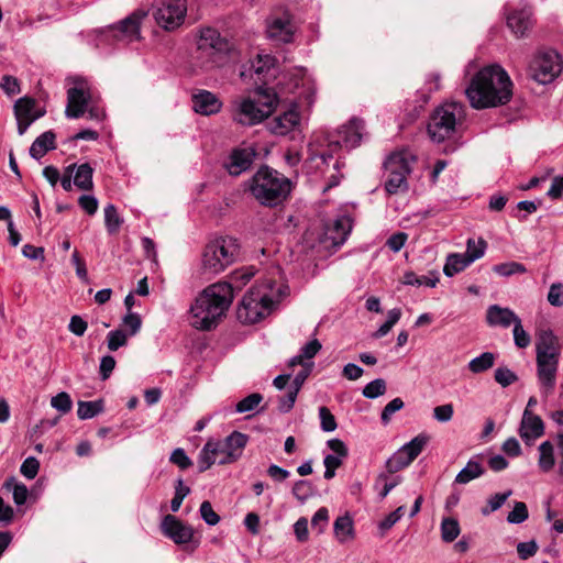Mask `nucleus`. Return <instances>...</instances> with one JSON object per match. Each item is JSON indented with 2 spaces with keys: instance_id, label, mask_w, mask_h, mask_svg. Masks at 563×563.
<instances>
[{
  "instance_id": "obj_49",
  "label": "nucleus",
  "mask_w": 563,
  "mask_h": 563,
  "mask_svg": "<svg viewBox=\"0 0 563 563\" xmlns=\"http://www.w3.org/2000/svg\"><path fill=\"white\" fill-rule=\"evenodd\" d=\"M529 517L527 505L522 501H516L514 509L508 514L507 521L511 525H519Z\"/></svg>"
},
{
  "instance_id": "obj_62",
  "label": "nucleus",
  "mask_w": 563,
  "mask_h": 563,
  "mask_svg": "<svg viewBox=\"0 0 563 563\" xmlns=\"http://www.w3.org/2000/svg\"><path fill=\"white\" fill-rule=\"evenodd\" d=\"M329 521V511L325 507L319 508L311 519L312 528L318 529V533H323Z\"/></svg>"
},
{
  "instance_id": "obj_24",
  "label": "nucleus",
  "mask_w": 563,
  "mask_h": 563,
  "mask_svg": "<svg viewBox=\"0 0 563 563\" xmlns=\"http://www.w3.org/2000/svg\"><path fill=\"white\" fill-rule=\"evenodd\" d=\"M363 130L364 121L353 118L339 130V139L334 143L346 148H354L361 143Z\"/></svg>"
},
{
  "instance_id": "obj_41",
  "label": "nucleus",
  "mask_w": 563,
  "mask_h": 563,
  "mask_svg": "<svg viewBox=\"0 0 563 563\" xmlns=\"http://www.w3.org/2000/svg\"><path fill=\"white\" fill-rule=\"evenodd\" d=\"M493 272L503 277H510L516 274H525L527 268L518 262H506L494 265Z\"/></svg>"
},
{
  "instance_id": "obj_50",
  "label": "nucleus",
  "mask_w": 563,
  "mask_h": 563,
  "mask_svg": "<svg viewBox=\"0 0 563 563\" xmlns=\"http://www.w3.org/2000/svg\"><path fill=\"white\" fill-rule=\"evenodd\" d=\"M313 494V487L312 484L305 479H299L295 482L292 486V495L295 498H297L299 501L303 503L309 497H311Z\"/></svg>"
},
{
  "instance_id": "obj_60",
  "label": "nucleus",
  "mask_w": 563,
  "mask_h": 563,
  "mask_svg": "<svg viewBox=\"0 0 563 563\" xmlns=\"http://www.w3.org/2000/svg\"><path fill=\"white\" fill-rule=\"evenodd\" d=\"M38 468L40 462L35 457L30 456L23 461L20 472L27 479H33L36 477Z\"/></svg>"
},
{
  "instance_id": "obj_51",
  "label": "nucleus",
  "mask_w": 563,
  "mask_h": 563,
  "mask_svg": "<svg viewBox=\"0 0 563 563\" xmlns=\"http://www.w3.org/2000/svg\"><path fill=\"white\" fill-rule=\"evenodd\" d=\"M263 400V396L258 393H253L236 404L235 410L239 413L250 412L254 410Z\"/></svg>"
},
{
  "instance_id": "obj_21",
  "label": "nucleus",
  "mask_w": 563,
  "mask_h": 563,
  "mask_svg": "<svg viewBox=\"0 0 563 563\" xmlns=\"http://www.w3.org/2000/svg\"><path fill=\"white\" fill-rule=\"evenodd\" d=\"M257 153L253 145H244L238 148H234L230 155V161L227 164V169L230 175L239 176L245 170H247Z\"/></svg>"
},
{
  "instance_id": "obj_39",
  "label": "nucleus",
  "mask_w": 563,
  "mask_h": 563,
  "mask_svg": "<svg viewBox=\"0 0 563 563\" xmlns=\"http://www.w3.org/2000/svg\"><path fill=\"white\" fill-rule=\"evenodd\" d=\"M123 223V219L118 213L117 208L113 205H108L104 208V224L110 234H114L119 231Z\"/></svg>"
},
{
  "instance_id": "obj_59",
  "label": "nucleus",
  "mask_w": 563,
  "mask_h": 563,
  "mask_svg": "<svg viewBox=\"0 0 563 563\" xmlns=\"http://www.w3.org/2000/svg\"><path fill=\"white\" fill-rule=\"evenodd\" d=\"M333 159V156L331 153H320V154H312L309 157L310 166L317 169H320L321 173H325L327 168L329 167L330 161Z\"/></svg>"
},
{
  "instance_id": "obj_22",
  "label": "nucleus",
  "mask_w": 563,
  "mask_h": 563,
  "mask_svg": "<svg viewBox=\"0 0 563 563\" xmlns=\"http://www.w3.org/2000/svg\"><path fill=\"white\" fill-rule=\"evenodd\" d=\"M544 433V423L542 419L531 410H525L519 428V435L527 445L542 437Z\"/></svg>"
},
{
  "instance_id": "obj_25",
  "label": "nucleus",
  "mask_w": 563,
  "mask_h": 563,
  "mask_svg": "<svg viewBox=\"0 0 563 563\" xmlns=\"http://www.w3.org/2000/svg\"><path fill=\"white\" fill-rule=\"evenodd\" d=\"M537 357L559 360L561 345L559 339L551 330H543L539 333L537 344Z\"/></svg>"
},
{
  "instance_id": "obj_43",
  "label": "nucleus",
  "mask_w": 563,
  "mask_h": 563,
  "mask_svg": "<svg viewBox=\"0 0 563 563\" xmlns=\"http://www.w3.org/2000/svg\"><path fill=\"white\" fill-rule=\"evenodd\" d=\"M486 247L487 243L484 239H478L477 242L473 239H468L466 243V252L463 254L467 256L471 263H473L484 256Z\"/></svg>"
},
{
  "instance_id": "obj_48",
  "label": "nucleus",
  "mask_w": 563,
  "mask_h": 563,
  "mask_svg": "<svg viewBox=\"0 0 563 563\" xmlns=\"http://www.w3.org/2000/svg\"><path fill=\"white\" fill-rule=\"evenodd\" d=\"M126 343H128V334L121 329L110 331L107 334V346L112 352L126 345Z\"/></svg>"
},
{
  "instance_id": "obj_18",
  "label": "nucleus",
  "mask_w": 563,
  "mask_h": 563,
  "mask_svg": "<svg viewBox=\"0 0 563 563\" xmlns=\"http://www.w3.org/2000/svg\"><path fill=\"white\" fill-rule=\"evenodd\" d=\"M558 368L559 360L537 357V376L540 393L544 398H548L554 390Z\"/></svg>"
},
{
  "instance_id": "obj_53",
  "label": "nucleus",
  "mask_w": 563,
  "mask_h": 563,
  "mask_svg": "<svg viewBox=\"0 0 563 563\" xmlns=\"http://www.w3.org/2000/svg\"><path fill=\"white\" fill-rule=\"evenodd\" d=\"M0 88L9 97L19 95L21 92L19 79L11 75L2 76V78L0 80Z\"/></svg>"
},
{
  "instance_id": "obj_42",
  "label": "nucleus",
  "mask_w": 563,
  "mask_h": 563,
  "mask_svg": "<svg viewBox=\"0 0 563 563\" xmlns=\"http://www.w3.org/2000/svg\"><path fill=\"white\" fill-rule=\"evenodd\" d=\"M460 534V526L456 519L444 518L441 522V538L444 542L454 541Z\"/></svg>"
},
{
  "instance_id": "obj_54",
  "label": "nucleus",
  "mask_w": 563,
  "mask_h": 563,
  "mask_svg": "<svg viewBox=\"0 0 563 563\" xmlns=\"http://www.w3.org/2000/svg\"><path fill=\"white\" fill-rule=\"evenodd\" d=\"M400 483V476H396L391 479L388 478V475L380 474L376 479V487L382 485V489L379 492L380 499H384L391 489H394Z\"/></svg>"
},
{
  "instance_id": "obj_15",
  "label": "nucleus",
  "mask_w": 563,
  "mask_h": 563,
  "mask_svg": "<svg viewBox=\"0 0 563 563\" xmlns=\"http://www.w3.org/2000/svg\"><path fill=\"white\" fill-rule=\"evenodd\" d=\"M74 87L67 91V107L65 114L69 119H78L84 115L91 98L88 82L82 78L74 80Z\"/></svg>"
},
{
  "instance_id": "obj_23",
  "label": "nucleus",
  "mask_w": 563,
  "mask_h": 563,
  "mask_svg": "<svg viewBox=\"0 0 563 563\" xmlns=\"http://www.w3.org/2000/svg\"><path fill=\"white\" fill-rule=\"evenodd\" d=\"M192 109L201 115H212L222 109V101L211 91L199 90L192 95Z\"/></svg>"
},
{
  "instance_id": "obj_63",
  "label": "nucleus",
  "mask_w": 563,
  "mask_h": 563,
  "mask_svg": "<svg viewBox=\"0 0 563 563\" xmlns=\"http://www.w3.org/2000/svg\"><path fill=\"white\" fill-rule=\"evenodd\" d=\"M548 301L554 307H563V284L554 283L548 292Z\"/></svg>"
},
{
  "instance_id": "obj_7",
  "label": "nucleus",
  "mask_w": 563,
  "mask_h": 563,
  "mask_svg": "<svg viewBox=\"0 0 563 563\" xmlns=\"http://www.w3.org/2000/svg\"><path fill=\"white\" fill-rule=\"evenodd\" d=\"M240 245L232 236H219L210 241L203 249L201 269L210 276L223 272L239 256Z\"/></svg>"
},
{
  "instance_id": "obj_2",
  "label": "nucleus",
  "mask_w": 563,
  "mask_h": 563,
  "mask_svg": "<svg viewBox=\"0 0 563 563\" xmlns=\"http://www.w3.org/2000/svg\"><path fill=\"white\" fill-rule=\"evenodd\" d=\"M233 300V286L218 282L205 288L190 307L191 325L209 331L217 327Z\"/></svg>"
},
{
  "instance_id": "obj_32",
  "label": "nucleus",
  "mask_w": 563,
  "mask_h": 563,
  "mask_svg": "<svg viewBox=\"0 0 563 563\" xmlns=\"http://www.w3.org/2000/svg\"><path fill=\"white\" fill-rule=\"evenodd\" d=\"M485 473V468L477 461L476 457H472L465 467H463L455 476L454 483L465 485L471 481L481 477Z\"/></svg>"
},
{
  "instance_id": "obj_4",
  "label": "nucleus",
  "mask_w": 563,
  "mask_h": 563,
  "mask_svg": "<svg viewBox=\"0 0 563 563\" xmlns=\"http://www.w3.org/2000/svg\"><path fill=\"white\" fill-rule=\"evenodd\" d=\"M250 190L262 206L275 207L290 194L291 181L282 173L265 166L252 177Z\"/></svg>"
},
{
  "instance_id": "obj_31",
  "label": "nucleus",
  "mask_w": 563,
  "mask_h": 563,
  "mask_svg": "<svg viewBox=\"0 0 563 563\" xmlns=\"http://www.w3.org/2000/svg\"><path fill=\"white\" fill-rule=\"evenodd\" d=\"M55 133L46 131L37 136L30 147V155L35 159H41L48 151L55 150Z\"/></svg>"
},
{
  "instance_id": "obj_52",
  "label": "nucleus",
  "mask_w": 563,
  "mask_h": 563,
  "mask_svg": "<svg viewBox=\"0 0 563 563\" xmlns=\"http://www.w3.org/2000/svg\"><path fill=\"white\" fill-rule=\"evenodd\" d=\"M51 406L60 413L65 415L71 410L73 400L66 391H62L52 397Z\"/></svg>"
},
{
  "instance_id": "obj_55",
  "label": "nucleus",
  "mask_w": 563,
  "mask_h": 563,
  "mask_svg": "<svg viewBox=\"0 0 563 563\" xmlns=\"http://www.w3.org/2000/svg\"><path fill=\"white\" fill-rule=\"evenodd\" d=\"M343 459L344 457L338 456L334 454H327L324 456L323 464H324L325 471H324L323 476L325 479H331L334 477L335 470L342 465Z\"/></svg>"
},
{
  "instance_id": "obj_64",
  "label": "nucleus",
  "mask_w": 563,
  "mask_h": 563,
  "mask_svg": "<svg viewBox=\"0 0 563 563\" xmlns=\"http://www.w3.org/2000/svg\"><path fill=\"white\" fill-rule=\"evenodd\" d=\"M169 461L180 467L181 470H186L192 465L191 460L186 454L185 450L181 448L175 449L169 457Z\"/></svg>"
},
{
  "instance_id": "obj_57",
  "label": "nucleus",
  "mask_w": 563,
  "mask_h": 563,
  "mask_svg": "<svg viewBox=\"0 0 563 563\" xmlns=\"http://www.w3.org/2000/svg\"><path fill=\"white\" fill-rule=\"evenodd\" d=\"M319 418L321 421V429L324 432H332L336 429L338 424L334 416L331 413L329 408L322 406L319 408Z\"/></svg>"
},
{
  "instance_id": "obj_6",
  "label": "nucleus",
  "mask_w": 563,
  "mask_h": 563,
  "mask_svg": "<svg viewBox=\"0 0 563 563\" xmlns=\"http://www.w3.org/2000/svg\"><path fill=\"white\" fill-rule=\"evenodd\" d=\"M464 119L465 109L462 103L445 102L431 114L428 123V134L433 142H444L459 132Z\"/></svg>"
},
{
  "instance_id": "obj_38",
  "label": "nucleus",
  "mask_w": 563,
  "mask_h": 563,
  "mask_svg": "<svg viewBox=\"0 0 563 563\" xmlns=\"http://www.w3.org/2000/svg\"><path fill=\"white\" fill-rule=\"evenodd\" d=\"M439 282V277L433 275L429 276H419L413 272H407L404 275L402 283L408 286H427V287H435Z\"/></svg>"
},
{
  "instance_id": "obj_14",
  "label": "nucleus",
  "mask_w": 563,
  "mask_h": 563,
  "mask_svg": "<svg viewBox=\"0 0 563 563\" xmlns=\"http://www.w3.org/2000/svg\"><path fill=\"white\" fill-rule=\"evenodd\" d=\"M256 87L269 88L268 84L276 79L278 74L277 60L273 55L258 54L247 70Z\"/></svg>"
},
{
  "instance_id": "obj_46",
  "label": "nucleus",
  "mask_w": 563,
  "mask_h": 563,
  "mask_svg": "<svg viewBox=\"0 0 563 563\" xmlns=\"http://www.w3.org/2000/svg\"><path fill=\"white\" fill-rule=\"evenodd\" d=\"M512 492L509 489L505 493H499L490 496L487 500V506L482 509V514L484 516H488L489 514L498 510L503 507L506 500L511 496Z\"/></svg>"
},
{
  "instance_id": "obj_9",
  "label": "nucleus",
  "mask_w": 563,
  "mask_h": 563,
  "mask_svg": "<svg viewBox=\"0 0 563 563\" xmlns=\"http://www.w3.org/2000/svg\"><path fill=\"white\" fill-rule=\"evenodd\" d=\"M386 172L385 189L389 195L407 192V177L411 173V162L404 153L390 154L384 163Z\"/></svg>"
},
{
  "instance_id": "obj_29",
  "label": "nucleus",
  "mask_w": 563,
  "mask_h": 563,
  "mask_svg": "<svg viewBox=\"0 0 563 563\" xmlns=\"http://www.w3.org/2000/svg\"><path fill=\"white\" fill-rule=\"evenodd\" d=\"M299 112L295 109H290L275 118L274 122L272 123L271 130L275 134L286 135L299 124Z\"/></svg>"
},
{
  "instance_id": "obj_44",
  "label": "nucleus",
  "mask_w": 563,
  "mask_h": 563,
  "mask_svg": "<svg viewBox=\"0 0 563 563\" xmlns=\"http://www.w3.org/2000/svg\"><path fill=\"white\" fill-rule=\"evenodd\" d=\"M190 494V488L184 484L183 478H178L175 484V495L170 501V510L177 512L183 500Z\"/></svg>"
},
{
  "instance_id": "obj_40",
  "label": "nucleus",
  "mask_w": 563,
  "mask_h": 563,
  "mask_svg": "<svg viewBox=\"0 0 563 563\" xmlns=\"http://www.w3.org/2000/svg\"><path fill=\"white\" fill-rule=\"evenodd\" d=\"M4 487L9 490H12L13 500L18 506L25 504L29 490L24 484L16 483L14 477H10L5 481Z\"/></svg>"
},
{
  "instance_id": "obj_13",
  "label": "nucleus",
  "mask_w": 563,
  "mask_h": 563,
  "mask_svg": "<svg viewBox=\"0 0 563 563\" xmlns=\"http://www.w3.org/2000/svg\"><path fill=\"white\" fill-rule=\"evenodd\" d=\"M147 13L144 10H135L125 19L109 27V36L125 43L139 41L141 38V24Z\"/></svg>"
},
{
  "instance_id": "obj_17",
  "label": "nucleus",
  "mask_w": 563,
  "mask_h": 563,
  "mask_svg": "<svg viewBox=\"0 0 563 563\" xmlns=\"http://www.w3.org/2000/svg\"><path fill=\"white\" fill-rule=\"evenodd\" d=\"M19 135H23L30 125L45 114L44 109L36 108V101L30 97L18 99L13 106Z\"/></svg>"
},
{
  "instance_id": "obj_30",
  "label": "nucleus",
  "mask_w": 563,
  "mask_h": 563,
  "mask_svg": "<svg viewBox=\"0 0 563 563\" xmlns=\"http://www.w3.org/2000/svg\"><path fill=\"white\" fill-rule=\"evenodd\" d=\"M199 49H214L221 52L227 47L225 41L221 37L220 33L212 27H205L200 31L198 38Z\"/></svg>"
},
{
  "instance_id": "obj_11",
  "label": "nucleus",
  "mask_w": 563,
  "mask_h": 563,
  "mask_svg": "<svg viewBox=\"0 0 563 563\" xmlns=\"http://www.w3.org/2000/svg\"><path fill=\"white\" fill-rule=\"evenodd\" d=\"M563 62L553 49L539 52L530 65L532 78L539 84L552 82L562 71Z\"/></svg>"
},
{
  "instance_id": "obj_36",
  "label": "nucleus",
  "mask_w": 563,
  "mask_h": 563,
  "mask_svg": "<svg viewBox=\"0 0 563 563\" xmlns=\"http://www.w3.org/2000/svg\"><path fill=\"white\" fill-rule=\"evenodd\" d=\"M538 465L543 473L550 472L554 464V446L550 441H544L539 445Z\"/></svg>"
},
{
  "instance_id": "obj_27",
  "label": "nucleus",
  "mask_w": 563,
  "mask_h": 563,
  "mask_svg": "<svg viewBox=\"0 0 563 563\" xmlns=\"http://www.w3.org/2000/svg\"><path fill=\"white\" fill-rule=\"evenodd\" d=\"M352 230V220L347 216L339 217L333 224L327 229V236L333 245H342Z\"/></svg>"
},
{
  "instance_id": "obj_58",
  "label": "nucleus",
  "mask_w": 563,
  "mask_h": 563,
  "mask_svg": "<svg viewBox=\"0 0 563 563\" xmlns=\"http://www.w3.org/2000/svg\"><path fill=\"white\" fill-rule=\"evenodd\" d=\"M404 401L401 398L397 397V398H394L393 400H390L383 409L382 411V415H380V419H382V422L384 424H387L390 419H391V416L399 411L400 409L404 408Z\"/></svg>"
},
{
  "instance_id": "obj_26",
  "label": "nucleus",
  "mask_w": 563,
  "mask_h": 563,
  "mask_svg": "<svg viewBox=\"0 0 563 563\" xmlns=\"http://www.w3.org/2000/svg\"><path fill=\"white\" fill-rule=\"evenodd\" d=\"M518 320L520 319L511 309L498 305L489 306L486 312V321L490 327L508 328Z\"/></svg>"
},
{
  "instance_id": "obj_19",
  "label": "nucleus",
  "mask_w": 563,
  "mask_h": 563,
  "mask_svg": "<svg viewBox=\"0 0 563 563\" xmlns=\"http://www.w3.org/2000/svg\"><path fill=\"white\" fill-rule=\"evenodd\" d=\"M161 530L165 537L173 540L176 544H186L194 537L192 528L173 515H166L163 518Z\"/></svg>"
},
{
  "instance_id": "obj_37",
  "label": "nucleus",
  "mask_w": 563,
  "mask_h": 563,
  "mask_svg": "<svg viewBox=\"0 0 563 563\" xmlns=\"http://www.w3.org/2000/svg\"><path fill=\"white\" fill-rule=\"evenodd\" d=\"M103 411V401H78L77 415L81 420H87L96 417Z\"/></svg>"
},
{
  "instance_id": "obj_34",
  "label": "nucleus",
  "mask_w": 563,
  "mask_h": 563,
  "mask_svg": "<svg viewBox=\"0 0 563 563\" xmlns=\"http://www.w3.org/2000/svg\"><path fill=\"white\" fill-rule=\"evenodd\" d=\"M471 264V261L463 253H451L446 256L443 273L445 276L452 277L455 274L463 272Z\"/></svg>"
},
{
  "instance_id": "obj_16",
  "label": "nucleus",
  "mask_w": 563,
  "mask_h": 563,
  "mask_svg": "<svg viewBox=\"0 0 563 563\" xmlns=\"http://www.w3.org/2000/svg\"><path fill=\"white\" fill-rule=\"evenodd\" d=\"M296 24L288 12L282 15H272L266 21L267 37L277 44H287L294 41Z\"/></svg>"
},
{
  "instance_id": "obj_8",
  "label": "nucleus",
  "mask_w": 563,
  "mask_h": 563,
  "mask_svg": "<svg viewBox=\"0 0 563 563\" xmlns=\"http://www.w3.org/2000/svg\"><path fill=\"white\" fill-rule=\"evenodd\" d=\"M267 287L271 288V292H267L263 288H252L247 294L244 295L239 308L238 319L242 323H255L267 316L273 306L279 301V299L286 295V288L278 287L277 296L274 298L272 290V284Z\"/></svg>"
},
{
  "instance_id": "obj_20",
  "label": "nucleus",
  "mask_w": 563,
  "mask_h": 563,
  "mask_svg": "<svg viewBox=\"0 0 563 563\" xmlns=\"http://www.w3.org/2000/svg\"><path fill=\"white\" fill-rule=\"evenodd\" d=\"M532 9L526 3H520L518 8H511L507 13V25L516 34L521 37L533 25Z\"/></svg>"
},
{
  "instance_id": "obj_28",
  "label": "nucleus",
  "mask_w": 563,
  "mask_h": 563,
  "mask_svg": "<svg viewBox=\"0 0 563 563\" xmlns=\"http://www.w3.org/2000/svg\"><path fill=\"white\" fill-rule=\"evenodd\" d=\"M333 534L338 542L346 543L355 538L354 520L349 512L339 516L333 523Z\"/></svg>"
},
{
  "instance_id": "obj_56",
  "label": "nucleus",
  "mask_w": 563,
  "mask_h": 563,
  "mask_svg": "<svg viewBox=\"0 0 563 563\" xmlns=\"http://www.w3.org/2000/svg\"><path fill=\"white\" fill-rule=\"evenodd\" d=\"M202 520L209 526H216L220 521V516L213 510L211 503L205 500L199 508Z\"/></svg>"
},
{
  "instance_id": "obj_35",
  "label": "nucleus",
  "mask_w": 563,
  "mask_h": 563,
  "mask_svg": "<svg viewBox=\"0 0 563 563\" xmlns=\"http://www.w3.org/2000/svg\"><path fill=\"white\" fill-rule=\"evenodd\" d=\"M495 361L496 354L493 352H484L472 358L467 364V368L472 374H481L490 369L494 366Z\"/></svg>"
},
{
  "instance_id": "obj_3",
  "label": "nucleus",
  "mask_w": 563,
  "mask_h": 563,
  "mask_svg": "<svg viewBox=\"0 0 563 563\" xmlns=\"http://www.w3.org/2000/svg\"><path fill=\"white\" fill-rule=\"evenodd\" d=\"M277 102L273 88L255 87L251 95L236 98L232 102V120L246 126L258 124L274 112Z\"/></svg>"
},
{
  "instance_id": "obj_47",
  "label": "nucleus",
  "mask_w": 563,
  "mask_h": 563,
  "mask_svg": "<svg viewBox=\"0 0 563 563\" xmlns=\"http://www.w3.org/2000/svg\"><path fill=\"white\" fill-rule=\"evenodd\" d=\"M494 378L501 387H508L518 380V376L507 366H499L495 369Z\"/></svg>"
},
{
  "instance_id": "obj_10",
  "label": "nucleus",
  "mask_w": 563,
  "mask_h": 563,
  "mask_svg": "<svg viewBox=\"0 0 563 563\" xmlns=\"http://www.w3.org/2000/svg\"><path fill=\"white\" fill-rule=\"evenodd\" d=\"M153 8V15L157 25L165 31H175L185 22L187 14L186 0H155Z\"/></svg>"
},
{
  "instance_id": "obj_12",
  "label": "nucleus",
  "mask_w": 563,
  "mask_h": 563,
  "mask_svg": "<svg viewBox=\"0 0 563 563\" xmlns=\"http://www.w3.org/2000/svg\"><path fill=\"white\" fill-rule=\"evenodd\" d=\"M429 438L426 434H418L411 441L404 444L386 462L388 473H396L410 465L427 445Z\"/></svg>"
},
{
  "instance_id": "obj_33",
  "label": "nucleus",
  "mask_w": 563,
  "mask_h": 563,
  "mask_svg": "<svg viewBox=\"0 0 563 563\" xmlns=\"http://www.w3.org/2000/svg\"><path fill=\"white\" fill-rule=\"evenodd\" d=\"M74 173V185L77 188L86 191L93 188V168L89 163L76 165Z\"/></svg>"
},
{
  "instance_id": "obj_5",
  "label": "nucleus",
  "mask_w": 563,
  "mask_h": 563,
  "mask_svg": "<svg viewBox=\"0 0 563 563\" xmlns=\"http://www.w3.org/2000/svg\"><path fill=\"white\" fill-rule=\"evenodd\" d=\"M249 437L234 431L224 440L210 439L201 449L198 457L199 472L209 470L213 464H231L238 461L243 453Z\"/></svg>"
},
{
  "instance_id": "obj_45",
  "label": "nucleus",
  "mask_w": 563,
  "mask_h": 563,
  "mask_svg": "<svg viewBox=\"0 0 563 563\" xmlns=\"http://www.w3.org/2000/svg\"><path fill=\"white\" fill-rule=\"evenodd\" d=\"M386 382L383 378H376L363 388V396L368 399H375L379 396H383L386 393Z\"/></svg>"
},
{
  "instance_id": "obj_1",
  "label": "nucleus",
  "mask_w": 563,
  "mask_h": 563,
  "mask_svg": "<svg viewBox=\"0 0 563 563\" xmlns=\"http://www.w3.org/2000/svg\"><path fill=\"white\" fill-rule=\"evenodd\" d=\"M465 93L475 109L506 104L512 96V82L499 65L482 68L472 78Z\"/></svg>"
},
{
  "instance_id": "obj_61",
  "label": "nucleus",
  "mask_w": 563,
  "mask_h": 563,
  "mask_svg": "<svg viewBox=\"0 0 563 563\" xmlns=\"http://www.w3.org/2000/svg\"><path fill=\"white\" fill-rule=\"evenodd\" d=\"M512 332H514L515 344L518 347L525 349V347H527L530 344V336L525 331V329L522 328L521 320H518L514 324V331Z\"/></svg>"
}]
</instances>
